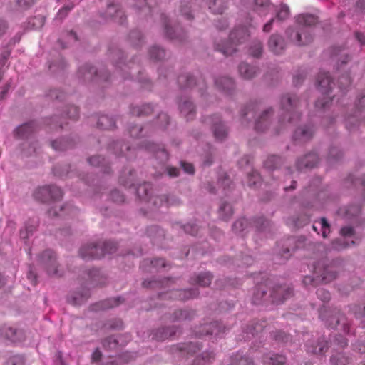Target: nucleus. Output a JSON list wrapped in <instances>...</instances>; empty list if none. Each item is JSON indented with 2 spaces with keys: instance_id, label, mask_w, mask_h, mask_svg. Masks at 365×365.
Here are the masks:
<instances>
[{
  "instance_id": "f257e3e1",
  "label": "nucleus",
  "mask_w": 365,
  "mask_h": 365,
  "mask_svg": "<svg viewBox=\"0 0 365 365\" xmlns=\"http://www.w3.org/2000/svg\"><path fill=\"white\" fill-rule=\"evenodd\" d=\"M117 250L116 245L113 242H105L101 245L90 244L83 246L79 254L83 259H98L106 254H111Z\"/></svg>"
},
{
  "instance_id": "f03ea898",
  "label": "nucleus",
  "mask_w": 365,
  "mask_h": 365,
  "mask_svg": "<svg viewBox=\"0 0 365 365\" xmlns=\"http://www.w3.org/2000/svg\"><path fill=\"white\" fill-rule=\"evenodd\" d=\"M249 36L250 34L247 27H238L230 33L228 42L222 44L217 43L215 49L226 56L232 55L236 51V45L242 43Z\"/></svg>"
},
{
  "instance_id": "7ed1b4c3",
  "label": "nucleus",
  "mask_w": 365,
  "mask_h": 365,
  "mask_svg": "<svg viewBox=\"0 0 365 365\" xmlns=\"http://www.w3.org/2000/svg\"><path fill=\"white\" fill-rule=\"evenodd\" d=\"M39 265L52 277H61L63 272L56 260V255L51 250H45L38 257Z\"/></svg>"
},
{
  "instance_id": "20e7f679",
  "label": "nucleus",
  "mask_w": 365,
  "mask_h": 365,
  "mask_svg": "<svg viewBox=\"0 0 365 365\" xmlns=\"http://www.w3.org/2000/svg\"><path fill=\"white\" fill-rule=\"evenodd\" d=\"M62 190L54 185H46L38 187L34 193L36 200L42 202H46L50 200H59L62 198Z\"/></svg>"
},
{
  "instance_id": "39448f33",
  "label": "nucleus",
  "mask_w": 365,
  "mask_h": 365,
  "mask_svg": "<svg viewBox=\"0 0 365 365\" xmlns=\"http://www.w3.org/2000/svg\"><path fill=\"white\" fill-rule=\"evenodd\" d=\"M205 123L211 125L213 129L215 138L218 140H222L227 135L225 126L222 123L218 115H214L206 118Z\"/></svg>"
},
{
  "instance_id": "423d86ee",
  "label": "nucleus",
  "mask_w": 365,
  "mask_h": 365,
  "mask_svg": "<svg viewBox=\"0 0 365 365\" xmlns=\"http://www.w3.org/2000/svg\"><path fill=\"white\" fill-rule=\"evenodd\" d=\"M267 46L272 53L276 55H280L285 51L287 43L282 36L274 34L270 36Z\"/></svg>"
},
{
  "instance_id": "0eeeda50",
  "label": "nucleus",
  "mask_w": 365,
  "mask_h": 365,
  "mask_svg": "<svg viewBox=\"0 0 365 365\" xmlns=\"http://www.w3.org/2000/svg\"><path fill=\"white\" fill-rule=\"evenodd\" d=\"M296 104V96L294 94L287 93L282 96L281 100L282 110L284 112V119L290 123L292 114L294 112Z\"/></svg>"
},
{
  "instance_id": "6e6552de",
  "label": "nucleus",
  "mask_w": 365,
  "mask_h": 365,
  "mask_svg": "<svg viewBox=\"0 0 365 365\" xmlns=\"http://www.w3.org/2000/svg\"><path fill=\"white\" fill-rule=\"evenodd\" d=\"M224 329L225 327H222L219 322H215L208 324L202 325L200 327L199 333H197L196 334L199 336L204 335H215L216 336H219Z\"/></svg>"
},
{
  "instance_id": "1a4fd4ad",
  "label": "nucleus",
  "mask_w": 365,
  "mask_h": 365,
  "mask_svg": "<svg viewBox=\"0 0 365 365\" xmlns=\"http://www.w3.org/2000/svg\"><path fill=\"white\" fill-rule=\"evenodd\" d=\"M293 294V290L285 286H278L274 288L272 293L271 297L275 303H282L287 298L289 297Z\"/></svg>"
},
{
  "instance_id": "9d476101",
  "label": "nucleus",
  "mask_w": 365,
  "mask_h": 365,
  "mask_svg": "<svg viewBox=\"0 0 365 365\" xmlns=\"http://www.w3.org/2000/svg\"><path fill=\"white\" fill-rule=\"evenodd\" d=\"M272 114V109L263 111L255 120V128L257 131L263 132L269 125V118Z\"/></svg>"
},
{
  "instance_id": "9b49d317",
  "label": "nucleus",
  "mask_w": 365,
  "mask_h": 365,
  "mask_svg": "<svg viewBox=\"0 0 365 365\" xmlns=\"http://www.w3.org/2000/svg\"><path fill=\"white\" fill-rule=\"evenodd\" d=\"M0 335L13 342L19 341L23 339L22 331L12 327L4 326L2 327L0 329Z\"/></svg>"
},
{
  "instance_id": "f8f14e48",
  "label": "nucleus",
  "mask_w": 365,
  "mask_h": 365,
  "mask_svg": "<svg viewBox=\"0 0 365 365\" xmlns=\"http://www.w3.org/2000/svg\"><path fill=\"white\" fill-rule=\"evenodd\" d=\"M177 333L175 327H163L156 330L153 335V339L157 341H164L174 336Z\"/></svg>"
},
{
  "instance_id": "ddd939ff",
  "label": "nucleus",
  "mask_w": 365,
  "mask_h": 365,
  "mask_svg": "<svg viewBox=\"0 0 365 365\" xmlns=\"http://www.w3.org/2000/svg\"><path fill=\"white\" fill-rule=\"evenodd\" d=\"M178 83L181 88H190L193 84L197 85L199 86V89L202 90L204 87V82L202 81V82L198 81L197 83H196L195 79L193 76H190V74H182L178 78Z\"/></svg>"
},
{
  "instance_id": "4468645a",
  "label": "nucleus",
  "mask_w": 365,
  "mask_h": 365,
  "mask_svg": "<svg viewBox=\"0 0 365 365\" xmlns=\"http://www.w3.org/2000/svg\"><path fill=\"white\" fill-rule=\"evenodd\" d=\"M263 362L269 365H287V358L284 355L269 353L263 356Z\"/></svg>"
},
{
  "instance_id": "2eb2a0df",
  "label": "nucleus",
  "mask_w": 365,
  "mask_h": 365,
  "mask_svg": "<svg viewBox=\"0 0 365 365\" xmlns=\"http://www.w3.org/2000/svg\"><path fill=\"white\" fill-rule=\"evenodd\" d=\"M36 130V123L29 122L18 127L15 130V135L19 138H27Z\"/></svg>"
},
{
  "instance_id": "dca6fc26",
  "label": "nucleus",
  "mask_w": 365,
  "mask_h": 365,
  "mask_svg": "<svg viewBox=\"0 0 365 365\" xmlns=\"http://www.w3.org/2000/svg\"><path fill=\"white\" fill-rule=\"evenodd\" d=\"M258 72V69L249 64L242 63L239 66V73L245 79H251L255 77Z\"/></svg>"
},
{
  "instance_id": "f3484780",
  "label": "nucleus",
  "mask_w": 365,
  "mask_h": 365,
  "mask_svg": "<svg viewBox=\"0 0 365 365\" xmlns=\"http://www.w3.org/2000/svg\"><path fill=\"white\" fill-rule=\"evenodd\" d=\"M199 292L196 289H180L174 291L172 294L180 300H187L196 297Z\"/></svg>"
},
{
  "instance_id": "a211bd4d",
  "label": "nucleus",
  "mask_w": 365,
  "mask_h": 365,
  "mask_svg": "<svg viewBox=\"0 0 365 365\" xmlns=\"http://www.w3.org/2000/svg\"><path fill=\"white\" fill-rule=\"evenodd\" d=\"M180 113L187 119V120H192L195 113V106L190 101H185L180 104Z\"/></svg>"
},
{
  "instance_id": "6ab92c4d",
  "label": "nucleus",
  "mask_w": 365,
  "mask_h": 365,
  "mask_svg": "<svg viewBox=\"0 0 365 365\" xmlns=\"http://www.w3.org/2000/svg\"><path fill=\"white\" fill-rule=\"evenodd\" d=\"M215 83L219 90L223 91L225 92L231 91L235 86L233 80L225 76L215 79Z\"/></svg>"
},
{
  "instance_id": "aec40b11",
  "label": "nucleus",
  "mask_w": 365,
  "mask_h": 365,
  "mask_svg": "<svg viewBox=\"0 0 365 365\" xmlns=\"http://www.w3.org/2000/svg\"><path fill=\"white\" fill-rule=\"evenodd\" d=\"M208 8L213 14H221L227 7V0H210Z\"/></svg>"
},
{
  "instance_id": "412c9836",
  "label": "nucleus",
  "mask_w": 365,
  "mask_h": 365,
  "mask_svg": "<svg viewBox=\"0 0 365 365\" xmlns=\"http://www.w3.org/2000/svg\"><path fill=\"white\" fill-rule=\"evenodd\" d=\"M19 41L20 37L15 36L13 39H11L9 41L5 50H4L0 54V66L3 67L5 66L7 60L9 59L11 55L12 46Z\"/></svg>"
},
{
  "instance_id": "4be33fe9",
  "label": "nucleus",
  "mask_w": 365,
  "mask_h": 365,
  "mask_svg": "<svg viewBox=\"0 0 365 365\" xmlns=\"http://www.w3.org/2000/svg\"><path fill=\"white\" fill-rule=\"evenodd\" d=\"M146 150L154 152L156 158H160L162 160L168 159V153L164 148H160L158 145L153 143H146L142 145Z\"/></svg>"
},
{
  "instance_id": "5701e85b",
  "label": "nucleus",
  "mask_w": 365,
  "mask_h": 365,
  "mask_svg": "<svg viewBox=\"0 0 365 365\" xmlns=\"http://www.w3.org/2000/svg\"><path fill=\"white\" fill-rule=\"evenodd\" d=\"M121 303V298H113V299H108L102 302H100L94 305V309H109L114 307L115 306L119 305Z\"/></svg>"
},
{
  "instance_id": "b1692460",
  "label": "nucleus",
  "mask_w": 365,
  "mask_h": 365,
  "mask_svg": "<svg viewBox=\"0 0 365 365\" xmlns=\"http://www.w3.org/2000/svg\"><path fill=\"white\" fill-rule=\"evenodd\" d=\"M79 76L86 81L92 80L94 76L98 75L97 71L90 65H85L78 71Z\"/></svg>"
},
{
  "instance_id": "393cba45",
  "label": "nucleus",
  "mask_w": 365,
  "mask_h": 365,
  "mask_svg": "<svg viewBox=\"0 0 365 365\" xmlns=\"http://www.w3.org/2000/svg\"><path fill=\"white\" fill-rule=\"evenodd\" d=\"M212 276L210 272H204L192 279V283L199 284L201 287H207L210 284Z\"/></svg>"
},
{
  "instance_id": "a878e982",
  "label": "nucleus",
  "mask_w": 365,
  "mask_h": 365,
  "mask_svg": "<svg viewBox=\"0 0 365 365\" xmlns=\"http://www.w3.org/2000/svg\"><path fill=\"white\" fill-rule=\"evenodd\" d=\"M34 0H9V4L12 10L26 9L31 6Z\"/></svg>"
},
{
  "instance_id": "bb28decb",
  "label": "nucleus",
  "mask_w": 365,
  "mask_h": 365,
  "mask_svg": "<svg viewBox=\"0 0 365 365\" xmlns=\"http://www.w3.org/2000/svg\"><path fill=\"white\" fill-rule=\"evenodd\" d=\"M204 0H190L188 2H184L181 6L180 12L183 16L186 17V19L190 20L192 19V15L191 14L190 7H188V4H192L194 6L198 5L201 6V4Z\"/></svg>"
},
{
  "instance_id": "cd10ccee",
  "label": "nucleus",
  "mask_w": 365,
  "mask_h": 365,
  "mask_svg": "<svg viewBox=\"0 0 365 365\" xmlns=\"http://www.w3.org/2000/svg\"><path fill=\"white\" fill-rule=\"evenodd\" d=\"M98 127L103 130H110L113 129L115 123L113 118L108 117V115H101L99 117L97 123Z\"/></svg>"
},
{
  "instance_id": "c85d7f7f",
  "label": "nucleus",
  "mask_w": 365,
  "mask_h": 365,
  "mask_svg": "<svg viewBox=\"0 0 365 365\" xmlns=\"http://www.w3.org/2000/svg\"><path fill=\"white\" fill-rule=\"evenodd\" d=\"M153 107L150 104L143 105L141 107L135 106L130 110V113L133 115L135 116H143L148 115L153 112Z\"/></svg>"
},
{
  "instance_id": "c756f323",
  "label": "nucleus",
  "mask_w": 365,
  "mask_h": 365,
  "mask_svg": "<svg viewBox=\"0 0 365 365\" xmlns=\"http://www.w3.org/2000/svg\"><path fill=\"white\" fill-rule=\"evenodd\" d=\"M214 359L215 355L212 352H204L195 359L193 365H210Z\"/></svg>"
},
{
  "instance_id": "7c9ffc66",
  "label": "nucleus",
  "mask_w": 365,
  "mask_h": 365,
  "mask_svg": "<svg viewBox=\"0 0 365 365\" xmlns=\"http://www.w3.org/2000/svg\"><path fill=\"white\" fill-rule=\"evenodd\" d=\"M233 214L231 205L228 203H222L219 208V215L222 220H227Z\"/></svg>"
},
{
  "instance_id": "2f4dec72",
  "label": "nucleus",
  "mask_w": 365,
  "mask_h": 365,
  "mask_svg": "<svg viewBox=\"0 0 365 365\" xmlns=\"http://www.w3.org/2000/svg\"><path fill=\"white\" fill-rule=\"evenodd\" d=\"M107 13L115 19L119 18L117 21L121 24L124 23L126 19L123 12L121 10L115 9V6L113 4H109L108 6Z\"/></svg>"
},
{
  "instance_id": "473e14b6",
  "label": "nucleus",
  "mask_w": 365,
  "mask_h": 365,
  "mask_svg": "<svg viewBox=\"0 0 365 365\" xmlns=\"http://www.w3.org/2000/svg\"><path fill=\"white\" fill-rule=\"evenodd\" d=\"M269 0H255L254 9L259 15L265 16L267 14V12L266 11V10L269 7Z\"/></svg>"
},
{
  "instance_id": "72a5a7b5",
  "label": "nucleus",
  "mask_w": 365,
  "mask_h": 365,
  "mask_svg": "<svg viewBox=\"0 0 365 365\" xmlns=\"http://www.w3.org/2000/svg\"><path fill=\"white\" fill-rule=\"evenodd\" d=\"M150 191L151 185L148 182L140 185L136 190L137 195L143 200L148 199Z\"/></svg>"
},
{
  "instance_id": "f704fd0d",
  "label": "nucleus",
  "mask_w": 365,
  "mask_h": 365,
  "mask_svg": "<svg viewBox=\"0 0 365 365\" xmlns=\"http://www.w3.org/2000/svg\"><path fill=\"white\" fill-rule=\"evenodd\" d=\"M257 107L258 105L257 103H251L249 105H247L242 110V118H248L249 115L252 117L255 115Z\"/></svg>"
},
{
  "instance_id": "c9c22d12",
  "label": "nucleus",
  "mask_w": 365,
  "mask_h": 365,
  "mask_svg": "<svg viewBox=\"0 0 365 365\" xmlns=\"http://www.w3.org/2000/svg\"><path fill=\"white\" fill-rule=\"evenodd\" d=\"M263 51L262 43L259 41H255L250 48V54L253 57L259 58Z\"/></svg>"
},
{
  "instance_id": "e433bc0d",
  "label": "nucleus",
  "mask_w": 365,
  "mask_h": 365,
  "mask_svg": "<svg viewBox=\"0 0 365 365\" xmlns=\"http://www.w3.org/2000/svg\"><path fill=\"white\" fill-rule=\"evenodd\" d=\"M165 51L158 46H153L149 51V56L153 60H161L165 57Z\"/></svg>"
},
{
  "instance_id": "4c0bfd02",
  "label": "nucleus",
  "mask_w": 365,
  "mask_h": 365,
  "mask_svg": "<svg viewBox=\"0 0 365 365\" xmlns=\"http://www.w3.org/2000/svg\"><path fill=\"white\" fill-rule=\"evenodd\" d=\"M281 162V158L276 155L269 157L264 162V166L270 170H275L278 168L277 164Z\"/></svg>"
},
{
  "instance_id": "58836bf2",
  "label": "nucleus",
  "mask_w": 365,
  "mask_h": 365,
  "mask_svg": "<svg viewBox=\"0 0 365 365\" xmlns=\"http://www.w3.org/2000/svg\"><path fill=\"white\" fill-rule=\"evenodd\" d=\"M249 222L245 218H240L236 220L233 225L232 229L236 232H240L245 230L248 226Z\"/></svg>"
},
{
  "instance_id": "ea45409f",
  "label": "nucleus",
  "mask_w": 365,
  "mask_h": 365,
  "mask_svg": "<svg viewBox=\"0 0 365 365\" xmlns=\"http://www.w3.org/2000/svg\"><path fill=\"white\" fill-rule=\"evenodd\" d=\"M261 181V177L257 171L253 170L247 176V183L250 187L256 186Z\"/></svg>"
},
{
  "instance_id": "a19ab883",
  "label": "nucleus",
  "mask_w": 365,
  "mask_h": 365,
  "mask_svg": "<svg viewBox=\"0 0 365 365\" xmlns=\"http://www.w3.org/2000/svg\"><path fill=\"white\" fill-rule=\"evenodd\" d=\"M289 16V9L287 5L281 4L277 10V18L283 21Z\"/></svg>"
},
{
  "instance_id": "79ce46f5",
  "label": "nucleus",
  "mask_w": 365,
  "mask_h": 365,
  "mask_svg": "<svg viewBox=\"0 0 365 365\" xmlns=\"http://www.w3.org/2000/svg\"><path fill=\"white\" fill-rule=\"evenodd\" d=\"M89 297L88 290L83 291V293H76L72 297V303L75 305L80 304Z\"/></svg>"
},
{
  "instance_id": "37998d69",
  "label": "nucleus",
  "mask_w": 365,
  "mask_h": 365,
  "mask_svg": "<svg viewBox=\"0 0 365 365\" xmlns=\"http://www.w3.org/2000/svg\"><path fill=\"white\" fill-rule=\"evenodd\" d=\"M230 365H254L252 359L246 356H240L238 358L237 356L232 360Z\"/></svg>"
},
{
  "instance_id": "c03bdc74",
  "label": "nucleus",
  "mask_w": 365,
  "mask_h": 365,
  "mask_svg": "<svg viewBox=\"0 0 365 365\" xmlns=\"http://www.w3.org/2000/svg\"><path fill=\"white\" fill-rule=\"evenodd\" d=\"M200 348L197 344L195 343H190L187 344L186 346H184L182 347H180V351H186L189 354H195L197 350H200Z\"/></svg>"
},
{
  "instance_id": "a18cd8bd",
  "label": "nucleus",
  "mask_w": 365,
  "mask_h": 365,
  "mask_svg": "<svg viewBox=\"0 0 365 365\" xmlns=\"http://www.w3.org/2000/svg\"><path fill=\"white\" fill-rule=\"evenodd\" d=\"M267 292L261 287H258L253 295V302L255 304L259 303L261 299L264 296Z\"/></svg>"
},
{
  "instance_id": "49530a36",
  "label": "nucleus",
  "mask_w": 365,
  "mask_h": 365,
  "mask_svg": "<svg viewBox=\"0 0 365 365\" xmlns=\"http://www.w3.org/2000/svg\"><path fill=\"white\" fill-rule=\"evenodd\" d=\"M74 5L73 4H71L67 6H63L57 14V18L59 19H63L66 16H67L68 12L73 8Z\"/></svg>"
},
{
  "instance_id": "de8ad7c7",
  "label": "nucleus",
  "mask_w": 365,
  "mask_h": 365,
  "mask_svg": "<svg viewBox=\"0 0 365 365\" xmlns=\"http://www.w3.org/2000/svg\"><path fill=\"white\" fill-rule=\"evenodd\" d=\"M88 160L93 166H103L105 159L100 155H95L90 158Z\"/></svg>"
},
{
  "instance_id": "09e8293b",
  "label": "nucleus",
  "mask_w": 365,
  "mask_h": 365,
  "mask_svg": "<svg viewBox=\"0 0 365 365\" xmlns=\"http://www.w3.org/2000/svg\"><path fill=\"white\" fill-rule=\"evenodd\" d=\"M24 358L21 356L16 355L11 357L6 365H23Z\"/></svg>"
},
{
  "instance_id": "8fccbe9b",
  "label": "nucleus",
  "mask_w": 365,
  "mask_h": 365,
  "mask_svg": "<svg viewBox=\"0 0 365 365\" xmlns=\"http://www.w3.org/2000/svg\"><path fill=\"white\" fill-rule=\"evenodd\" d=\"M185 232L191 235H196L198 233L199 228L196 225L187 224L183 227Z\"/></svg>"
},
{
  "instance_id": "3c124183",
  "label": "nucleus",
  "mask_w": 365,
  "mask_h": 365,
  "mask_svg": "<svg viewBox=\"0 0 365 365\" xmlns=\"http://www.w3.org/2000/svg\"><path fill=\"white\" fill-rule=\"evenodd\" d=\"M118 341L113 336L108 337L103 341V346L110 349H115L117 346Z\"/></svg>"
},
{
  "instance_id": "603ef678",
  "label": "nucleus",
  "mask_w": 365,
  "mask_h": 365,
  "mask_svg": "<svg viewBox=\"0 0 365 365\" xmlns=\"http://www.w3.org/2000/svg\"><path fill=\"white\" fill-rule=\"evenodd\" d=\"M319 225L322 227V235L323 237H326L328 233H329V225L327 223L325 218H322L319 221Z\"/></svg>"
},
{
  "instance_id": "864d4df0",
  "label": "nucleus",
  "mask_w": 365,
  "mask_h": 365,
  "mask_svg": "<svg viewBox=\"0 0 365 365\" xmlns=\"http://www.w3.org/2000/svg\"><path fill=\"white\" fill-rule=\"evenodd\" d=\"M79 114L78 108L76 106H71L69 107L68 115L70 118L76 120L78 118Z\"/></svg>"
},
{
  "instance_id": "5fc2aeb1",
  "label": "nucleus",
  "mask_w": 365,
  "mask_h": 365,
  "mask_svg": "<svg viewBox=\"0 0 365 365\" xmlns=\"http://www.w3.org/2000/svg\"><path fill=\"white\" fill-rule=\"evenodd\" d=\"M110 196L113 201L118 203L123 202L125 200L124 196L118 190L112 192Z\"/></svg>"
},
{
  "instance_id": "6e6d98bb",
  "label": "nucleus",
  "mask_w": 365,
  "mask_h": 365,
  "mask_svg": "<svg viewBox=\"0 0 365 365\" xmlns=\"http://www.w3.org/2000/svg\"><path fill=\"white\" fill-rule=\"evenodd\" d=\"M255 223L256 227L259 230H263L264 227L269 224V222L264 217H259L256 221H255Z\"/></svg>"
},
{
  "instance_id": "4d7b16f0",
  "label": "nucleus",
  "mask_w": 365,
  "mask_h": 365,
  "mask_svg": "<svg viewBox=\"0 0 365 365\" xmlns=\"http://www.w3.org/2000/svg\"><path fill=\"white\" fill-rule=\"evenodd\" d=\"M152 267L155 268H163L166 267V263L163 259H155L150 262Z\"/></svg>"
},
{
  "instance_id": "13d9d810",
  "label": "nucleus",
  "mask_w": 365,
  "mask_h": 365,
  "mask_svg": "<svg viewBox=\"0 0 365 365\" xmlns=\"http://www.w3.org/2000/svg\"><path fill=\"white\" fill-rule=\"evenodd\" d=\"M34 230L35 226H26L25 230L20 231V237L24 239L28 238L29 235L32 234Z\"/></svg>"
},
{
  "instance_id": "bf43d9fd",
  "label": "nucleus",
  "mask_w": 365,
  "mask_h": 365,
  "mask_svg": "<svg viewBox=\"0 0 365 365\" xmlns=\"http://www.w3.org/2000/svg\"><path fill=\"white\" fill-rule=\"evenodd\" d=\"M158 119L162 122V123L160 125V127L163 128L165 125L169 124L170 119L168 115L166 113H162L158 115Z\"/></svg>"
},
{
  "instance_id": "052dcab7",
  "label": "nucleus",
  "mask_w": 365,
  "mask_h": 365,
  "mask_svg": "<svg viewBox=\"0 0 365 365\" xmlns=\"http://www.w3.org/2000/svg\"><path fill=\"white\" fill-rule=\"evenodd\" d=\"M142 131L143 128L136 125L131 127L129 130V133L133 138H138Z\"/></svg>"
},
{
  "instance_id": "680f3d73",
  "label": "nucleus",
  "mask_w": 365,
  "mask_h": 365,
  "mask_svg": "<svg viewBox=\"0 0 365 365\" xmlns=\"http://www.w3.org/2000/svg\"><path fill=\"white\" fill-rule=\"evenodd\" d=\"M138 3L141 4L143 2H145L146 4V6H144L141 8L140 9L143 10H148L150 11V8L156 4V0H138Z\"/></svg>"
},
{
  "instance_id": "e2e57ef3",
  "label": "nucleus",
  "mask_w": 365,
  "mask_h": 365,
  "mask_svg": "<svg viewBox=\"0 0 365 365\" xmlns=\"http://www.w3.org/2000/svg\"><path fill=\"white\" fill-rule=\"evenodd\" d=\"M181 165L185 173H187L188 174L194 173L195 169H194L193 165L191 163L182 162Z\"/></svg>"
},
{
  "instance_id": "0e129e2a",
  "label": "nucleus",
  "mask_w": 365,
  "mask_h": 365,
  "mask_svg": "<svg viewBox=\"0 0 365 365\" xmlns=\"http://www.w3.org/2000/svg\"><path fill=\"white\" fill-rule=\"evenodd\" d=\"M187 317V312L183 310H178L174 313L173 319L174 320H180L182 319H186Z\"/></svg>"
},
{
  "instance_id": "69168bd1",
  "label": "nucleus",
  "mask_w": 365,
  "mask_h": 365,
  "mask_svg": "<svg viewBox=\"0 0 365 365\" xmlns=\"http://www.w3.org/2000/svg\"><path fill=\"white\" fill-rule=\"evenodd\" d=\"M163 282H157V281H146V280H145L143 282V285L145 287H152V288H154V287H160V286H163L161 284Z\"/></svg>"
},
{
  "instance_id": "338daca9",
  "label": "nucleus",
  "mask_w": 365,
  "mask_h": 365,
  "mask_svg": "<svg viewBox=\"0 0 365 365\" xmlns=\"http://www.w3.org/2000/svg\"><path fill=\"white\" fill-rule=\"evenodd\" d=\"M274 338L279 341H287L289 339V336L283 331H278L275 334Z\"/></svg>"
},
{
  "instance_id": "774afa93",
  "label": "nucleus",
  "mask_w": 365,
  "mask_h": 365,
  "mask_svg": "<svg viewBox=\"0 0 365 365\" xmlns=\"http://www.w3.org/2000/svg\"><path fill=\"white\" fill-rule=\"evenodd\" d=\"M51 145L56 150H63L66 149V147L63 145L61 140H54L52 142Z\"/></svg>"
}]
</instances>
